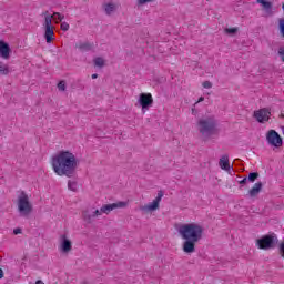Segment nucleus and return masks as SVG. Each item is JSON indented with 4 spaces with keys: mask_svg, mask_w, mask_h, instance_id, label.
Wrapping results in <instances>:
<instances>
[{
    "mask_svg": "<svg viewBox=\"0 0 284 284\" xmlns=\"http://www.w3.org/2000/svg\"><path fill=\"white\" fill-rule=\"evenodd\" d=\"M51 165L53 172H55L58 176H68V179H72V176L77 174L79 162L77 161L74 153L70 151H60L51 159Z\"/></svg>",
    "mask_w": 284,
    "mask_h": 284,
    "instance_id": "f257e3e1",
    "label": "nucleus"
},
{
    "mask_svg": "<svg viewBox=\"0 0 284 284\" xmlns=\"http://www.w3.org/2000/svg\"><path fill=\"white\" fill-rule=\"evenodd\" d=\"M178 232L184 241L182 246L183 252L185 254L196 252V243L203 239V226L196 223L182 224L178 229Z\"/></svg>",
    "mask_w": 284,
    "mask_h": 284,
    "instance_id": "f03ea898",
    "label": "nucleus"
},
{
    "mask_svg": "<svg viewBox=\"0 0 284 284\" xmlns=\"http://www.w3.org/2000/svg\"><path fill=\"white\" fill-rule=\"evenodd\" d=\"M197 125H199V131L203 136H212V134L216 132L217 122L214 116H209L205 119H201L197 122Z\"/></svg>",
    "mask_w": 284,
    "mask_h": 284,
    "instance_id": "7ed1b4c3",
    "label": "nucleus"
},
{
    "mask_svg": "<svg viewBox=\"0 0 284 284\" xmlns=\"http://www.w3.org/2000/svg\"><path fill=\"white\" fill-rule=\"evenodd\" d=\"M18 211L20 216L28 219L32 214V204L26 192H22L18 199Z\"/></svg>",
    "mask_w": 284,
    "mask_h": 284,
    "instance_id": "20e7f679",
    "label": "nucleus"
},
{
    "mask_svg": "<svg viewBox=\"0 0 284 284\" xmlns=\"http://www.w3.org/2000/svg\"><path fill=\"white\" fill-rule=\"evenodd\" d=\"M44 16V39L47 43H52L54 39V27L52 26V19L54 16L49 14L48 11L42 13Z\"/></svg>",
    "mask_w": 284,
    "mask_h": 284,
    "instance_id": "39448f33",
    "label": "nucleus"
},
{
    "mask_svg": "<svg viewBox=\"0 0 284 284\" xmlns=\"http://www.w3.org/2000/svg\"><path fill=\"white\" fill-rule=\"evenodd\" d=\"M276 243H278L276 234L264 235L262 239L257 240L260 250H272L276 247Z\"/></svg>",
    "mask_w": 284,
    "mask_h": 284,
    "instance_id": "423d86ee",
    "label": "nucleus"
},
{
    "mask_svg": "<svg viewBox=\"0 0 284 284\" xmlns=\"http://www.w3.org/2000/svg\"><path fill=\"white\" fill-rule=\"evenodd\" d=\"M266 141L272 148H283V138L276 132V130H270L266 133Z\"/></svg>",
    "mask_w": 284,
    "mask_h": 284,
    "instance_id": "0eeeda50",
    "label": "nucleus"
},
{
    "mask_svg": "<svg viewBox=\"0 0 284 284\" xmlns=\"http://www.w3.org/2000/svg\"><path fill=\"white\" fill-rule=\"evenodd\" d=\"M97 216H101L99 209L89 207L82 212V219L88 224L94 223V219H97Z\"/></svg>",
    "mask_w": 284,
    "mask_h": 284,
    "instance_id": "6e6552de",
    "label": "nucleus"
},
{
    "mask_svg": "<svg viewBox=\"0 0 284 284\" xmlns=\"http://www.w3.org/2000/svg\"><path fill=\"white\" fill-rule=\"evenodd\" d=\"M161 199H163V191L158 192V196L153 200V202L141 206V212H156L159 210V204L161 203Z\"/></svg>",
    "mask_w": 284,
    "mask_h": 284,
    "instance_id": "1a4fd4ad",
    "label": "nucleus"
},
{
    "mask_svg": "<svg viewBox=\"0 0 284 284\" xmlns=\"http://www.w3.org/2000/svg\"><path fill=\"white\" fill-rule=\"evenodd\" d=\"M253 116L256 119L258 123H266L270 121V116H272V112L267 108L260 109L254 111Z\"/></svg>",
    "mask_w": 284,
    "mask_h": 284,
    "instance_id": "9d476101",
    "label": "nucleus"
},
{
    "mask_svg": "<svg viewBox=\"0 0 284 284\" xmlns=\"http://www.w3.org/2000/svg\"><path fill=\"white\" fill-rule=\"evenodd\" d=\"M139 103L143 110V112H145V110H149L150 106L152 105V103H154V100L152 99V94L151 93H141L140 98H139Z\"/></svg>",
    "mask_w": 284,
    "mask_h": 284,
    "instance_id": "9b49d317",
    "label": "nucleus"
},
{
    "mask_svg": "<svg viewBox=\"0 0 284 284\" xmlns=\"http://www.w3.org/2000/svg\"><path fill=\"white\" fill-rule=\"evenodd\" d=\"M60 252L62 254H69V252H72V241H70L65 234L60 236Z\"/></svg>",
    "mask_w": 284,
    "mask_h": 284,
    "instance_id": "f8f14e48",
    "label": "nucleus"
},
{
    "mask_svg": "<svg viewBox=\"0 0 284 284\" xmlns=\"http://www.w3.org/2000/svg\"><path fill=\"white\" fill-rule=\"evenodd\" d=\"M126 203L125 202H118V203H112V204H105L101 206L99 210L100 215L102 214H110L112 210H116V207H125Z\"/></svg>",
    "mask_w": 284,
    "mask_h": 284,
    "instance_id": "ddd939ff",
    "label": "nucleus"
},
{
    "mask_svg": "<svg viewBox=\"0 0 284 284\" xmlns=\"http://www.w3.org/2000/svg\"><path fill=\"white\" fill-rule=\"evenodd\" d=\"M102 8L108 17L114 14L116 10H119V4L114 3L113 1L106 2L102 4Z\"/></svg>",
    "mask_w": 284,
    "mask_h": 284,
    "instance_id": "4468645a",
    "label": "nucleus"
},
{
    "mask_svg": "<svg viewBox=\"0 0 284 284\" xmlns=\"http://www.w3.org/2000/svg\"><path fill=\"white\" fill-rule=\"evenodd\" d=\"M0 57L2 59H10V44L3 40H0Z\"/></svg>",
    "mask_w": 284,
    "mask_h": 284,
    "instance_id": "2eb2a0df",
    "label": "nucleus"
},
{
    "mask_svg": "<svg viewBox=\"0 0 284 284\" xmlns=\"http://www.w3.org/2000/svg\"><path fill=\"white\" fill-rule=\"evenodd\" d=\"M219 165L221 170H225L226 172H230V170L234 169V166H230V156L227 154L222 155Z\"/></svg>",
    "mask_w": 284,
    "mask_h": 284,
    "instance_id": "dca6fc26",
    "label": "nucleus"
},
{
    "mask_svg": "<svg viewBox=\"0 0 284 284\" xmlns=\"http://www.w3.org/2000/svg\"><path fill=\"white\" fill-rule=\"evenodd\" d=\"M262 190H263V182H257L248 191V195L251 196V199H254L255 196H258V194H261Z\"/></svg>",
    "mask_w": 284,
    "mask_h": 284,
    "instance_id": "f3484780",
    "label": "nucleus"
},
{
    "mask_svg": "<svg viewBox=\"0 0 284 284\" xmlns=\"http://www.w3.org/2000/svg\"><path fill=\"white\" fill-rule=\"evenodd\" d=\"M75 48H79L81 52H90L94 49V43L91 42H80L75 44Z\"/></svg>",
    "mask_w": 284,
    "mask_h": 284,
    "instance_id": "a211bd4d",
    "label": "nucleus"
},
{
    "mask_svg": "<svg viewBox=\"0 0 284 284\" xmlns=\"http://www.w3.org/2000/svg\"><path fill=\"white\" fill-rule=\"evenodd\" d=\"M257 3H261L265 12H272V2L267 0H256Z\"/></svg>",
    "mask_w": 284,
    "mask_h": 284,
    "instance_id": "6ab92c4d",
    "label": "nucleus"
},
{
    "mask_svg": "<svg viewBox=\"0 0 284 284\" xmlns=\"http://www.w3.org/2000/svg\"><path fill=\"white\" fill-rule=\"evenodd\" d=\"M68 190L71 192H79V183H77V181L69 180Z\"/></svg>",
    "mask_w": 284,
    "mask_h": 284,
    "instance_id": "aec40b11",
    "label": "nucleus"
},
{
    "mask_svg": "<svg viewBox=\"0 0 284 284\" xmlns=\"http://www.w3.org/2000/svg\"><path fill=\"white\" fill-rule=\"evenodd\" d=\"M0 74H3V75L10 74V69L8 68V64L0 62Z\"/></svg>",
    "mask_w": 284,
    "mask_h": 284,
    "instance_id": "412c9836",
    "label": "nucleus"
},
{
    "mask_svg": "<svg viewBox=\"0 0 284 284\" xmlns=\"http://www.w3.org/2000/svg\"><path fill=\"white\" fill-rule=\"evenodd\" d=\"M93 63L97 68H103V65H105V60H103L101 57H98L93 60Z\"/></svg>",
    "mask_w": 284,
    "mask_h": 284,
    "instance_id": "4be33fe9",
    "label": "nucleus"
},
{
    "mask_svg": "<svg viewBox=\"0 0 284 284\" xmlns=\"http://www.w3.org/2000/svg\"><path fill=\"white\" fill-rule=\"evenodd\" d=\"M278 30H280V36L282 39H284V19L280 18L278 19Z\"/></svg>",
    "mask_w": 284,
    "mask_h": 284,
    "instance_id": "5701e85b",
    "label": "nucleus"
},
{
    "mask_svg": "<svg viewBox=\"0 0 284 284\" xmlns=\"http://www.w3.org/2000/svg\"><path fill=\"white\" fill-rule=\"evenodd\" d=\"M247 181H250V183H254V181H256V179H258V172H252L248 174V178H246Z\"/></svg>",
    "mask_w": 284,
    "mask_h": 284,
    "instance_id": "b1692460",
    "label": "nucleus"
},
{
    "mask_svg": "<svg viewBox=\"0 0 284 284\" xmlns=\"http://www.w3.org/2000/svg\"><path fill=\"white\" fill-rule=\"evenodd\" d=\"M224 32H225V34L233 36V34H236V32H239V28H236V27H234V28H226V29H224Z\"/></svg>",
    "mask_w": 284,
    "mask_h": 284,
    "instance_id": "393cba45",
    "label": "nucleus"
},
{
    "mask_svg": "<svg viewBox=\"0 0 284 284\" xmlns=\"http://www.w3.org/2000/svg\"><path fill=\"white\" fill-rule=\"evenodd\" d=\"M58 90H60V92H65V81H60L58 83Z\"/></svg>",
    "mask_w": 284,
    "mask_h": 284,
    "instance_id": "a878e982",
    "label": "nucleus"
},
{
    "mask_svg": "<svg viewBox=\"0 0 284 284\" xmlns=\"http://www.w3.org/2000/svg\"><path fill=\"white\" fill-rule=\"evenodd\" d=\"M61 30L63 32H68L70 30V24L68 22H62L61 23Z\"/></svg>",
    "mask_w": 284,
    "mask_h": 284,
    "instance_id": "bb28decb",
    "label": "nucleus"
},
{
    "mask_svg": "<svg viewBox=\"0 0 284 284\" xmlns=\"http://www.w3.org/2000/svg\"><path fill=\"white\" fill-rule=\"evenodd\" d=\"M278 57H281L283 63H284V47H280L277 51Z\"/></svg>",
    "mask_w": 284,
    "mask_h": 284,
    "instance_id": "cd10ccee",
    "label": "nucleus"
},
{
    "mask_svg": "<svg viewBox=\"0 0 284 284\" xmlns=\"http://www.w3.org/2000/svg\"><path fill=\"white\" fill-rule=\"evenodd\" d=\"M202 85H203V88H205L206 90H210V88H212V82H210V81H204V82L202 83Z\"/></svg>",
    "mask_w": 284,
    "mask_h": 284,
    "instance_id": "c85d7f7f",
    "label": "nucleus"
},
{
    "mask_svg": "<svg viewBox=\"0 0 284 284\" xmlns=\"http://www.w3.org/2000/svg\"><path fill=\"white\" fill-rule=\"evenodd\" d=\"M154 0H138V6H145V3H151Z\"/></svg>",
    "mask_w": 284,
    "mask_h": 284,
    "instance_id": "c756f323",
    "label": "nucleus"
},
{
    "mask_svg": "<svg viewBox=\"0 0 284 284\" xmlns=\"http://www.w3.org/2000/svg\"><path fill=\"white\" fill-rule=\"evenodd\" d=\"M53 16L58 17L59 21H63V19H65V16L61 14L60 12H54Z\"/></svg>",
    "mask_w": 284,
    "mask_h": 284,
    "instance_id": "7c9ffc66",
    "label": "nucleus"
},
{
    "mask_svg": "<svg viewBox=\"0 0 284 284\" xmlns=\"http://www.w3.org/2000/svg\"><path fill=\"white\" fill-rule=\"evenodd\" d=\"M280 254H281V257L284 258V242L280 244Z\"/></svg>",
    "mask_w": 284,
    "mask_h": 284,
    "instance_id": "2f4dec72",
    "label": "nucleus"
},
{
    "mask_svg": "<svg viewBox=\"0 0 284 284\" xmlns=\"http://www.w3.org/2000/svg\"><path fill=\"white\" fill-rule=\"evenodd\" d=\"M23 232V230H21V227H17L13 230V234H21Z\"/></svg>",
    "mask_w": 284,
    "mask_h": 284,
    "instance_id": "473e14b6",
    "label": "nucleus"
},
{
    "mask_svg": "<svg viewBox=\"0 0 284 284\" xmlns=\"http://www.w3.org/2000/svg\"><path fill=\"white\" fill-rule=\"evenodd\" d=\"M202 101H205V98H204V97H200L199 100L195 102L194 105H196V103H202Z\"/></svg>",
    "mask_w": 284,
    "mask_h": 284,
    "instance_id": "72a5a7b5",
    "label": "nucleus"
},
{
    "mask_svg": "<svg viewBox=\"0 0 284 284\" xmlns=\"http://www.w3.org/2000/svg\"><path fill=\"white\" fill-rule=\"evenodd\" d=\"M247 183V178H244L243 180L240 181V185H245Z\"/></svg>",
    "mask_w": 284,
    "mask_h": 284,
    "instance_id": "f704fd0d",
    "label": "nucleus"
},
{
    "mask_svg": "<svg viewBox=\"0 0 284 284\" xmlns=\"http://www.w3.org/2000/svg\"><path fill=\"white\" fill-rule=\"evenodd\" d=\"M91 78H92V79H99V74L93 73V74L91 75Z\"/></svg>",
    "mask_w": 284,
    "mask_h": 284,
    "instance_id": "c9c22d12",
    "label": "nucleus"
},
{
    "mask_svg": "<svg viewBox=\"0 0 284 284\" xmlns=\"http://www.w3.org/2000/svg\"><path fill=\"white\" fill-rule=\"evenodd\" d=\"M3 278V268H0V280Z\"/></svg>",
    "mask_w": 284,
    "mask_h": 284,
    "instance_id": "e433bc0d",
    "label": "nucleus"
},
{
    "mask_svg": "<svg viewBox=\"0 0 284 284\" xmlns=\"http://www.w3.org/2000/svg\"><path fill=\"white\" fill-rule=\"evenodd\" d=\"M36 284H45V283H43V281H41V280H38V281L36 282Z\"/></svg>",
    "mask_w": 284,
    "mask_h": 284,
    "instance_id": "4c0bfd02",
    "label": "nucleus"
},
{
    "mask_svg": "<svg viewBox=\"0 0 284 284\" xmlns=\"http://www.w3.org/2000/svg\"><path fill=\"white\" fill-rule=\"evenodd\" d=\"M282 134L284 135V126H282Z\"/></svg>",
    "mask_w": 284,
    "mask_h": 284,
    "instance_id": "58836bf2",
    "label": "nucleus"
},
{
    "mask_svg": "<svg viewBox=\"0 0 284 284\" xmlns=\"http://www.w3.org/2000/svg\"><path fill=\"white\" fill-rule=\"evenodd\" d=\"M280 116H281V119H284V114L283 113Z\"/></svg>",
    "mask_w": 284,
    "mask_h": 284,
    "instance_id": "ea45409f",
    "label": "nucleus"
},
{
    "mask_svg": "<svg viewBox=\"0 0 284 284\" xmlns=\"http://www.w3.org/2000/svg\"><path fill=\"white\" fill-rule=\"evenodd\" d=\"M192 112H194V109H192Z\"/></svg>",
    "mask_w": 284,
    "mask_h": 284,
    "instance_id": "a19ab883",
    "label": "nucleus"
}]
</instances>
